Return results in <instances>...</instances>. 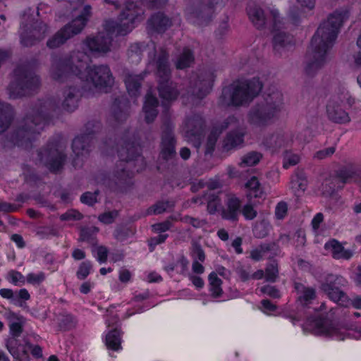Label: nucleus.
<instances>
[{
	"mask_svg": "<svg viewBox=\"0 0 361 361\" xmlns=\"http://www.w3.org/2000/svg\"><path fill=\"white\" fill-rule=\"evenodd\" d=\"M90 56L83 51H73L69 55L51 56L50 75L55 80H61L70 73L78 76L89 88L105 90L111 87L114 78L106 65L90 67Z\"/></svg>",
	"mask_w": 361,
	"mask_h": 361,
	"instance_id": "1",
	"label": "nucleus"
},
{
	"mask_svg": "<svg viewBox=\"0 0 361 361\" xmlns=\"http://www.w3.org/2000/svg\"><path fill=\"white\" fill-rule=\"evenodd\" d=\"M105 3L111 4L116 8H121L116 22L107 21L105 30L107 36L99 35L94 38L87 39L85 44L92 53L104 54L110 50L111 37L109 34L126 35L130 32L137 23L143 20L144 10L131 0H116L110 1L104 0Z\"/></svg>",
	"mask_w": 361,
	"mask_h": 361,
	"instance_id": "2",
	"label": "nucleus"
},
{
	"mask_svg": "<svg viewBox=\"0 0 361 361\" xmlns=\"http://www.w3.org/2000/svg\"><path fill=\"white\" fill-rule=\"evenodd\" d=\"M348 18V11H336L319 25L312 37L307 54L305 72L308 75H314L325 64L329 51L335 43L339 29Z\"/></svg>",
	"mask_w": 361,
	"mask_h": 361,
	"instance_id": "3",
	"label": "nucleus"
},
{
	"mask_svg": "<svg viewBox=\"0 0 361 361\" xmlns=\"http://www.w3.org/2000/svg\"><path fill=\"white\" fill-rule=\"evenodd\" d=\"M283 95L276 89L269 91L264 102L254 106L247 115L248 122L257 127H266L279 118L283 109Z\"/></svg>",
	"mask_w": 361,
	"mask_h": 361,
	"instance_id": "4",
	"label": "nucleus"
},
{
	"mask_svg": "<svg viewBox=\"0 0 361 361\" xmlns=\"http://www.w3.org/2000/svg\"><path fill=\"white\" fill-rule=\"evenodd\" d=\"M262 88V84L257 78L233 82L223 90L219 104L224 107L247 105L258 95Z\"/></svg>",
	"mask_w": 361,
	"mask_h": 361,
	"instance_id": "5",
	"label": "nucleus"
},
{
	"mask_svg": "<svg viewBox=\"0 0 361 361\" xmlns=\"http://www.w3.org/2000/svg\"><path fill=\"white\" fill-rule=\"evenodd\" d=\"M230 129L223 140L222 147L225 151L234 149L240 147L244 142L246 128L242 121L235 116H229L221 125L216 126L211 131L207 142V153L212 152L219 136L226 129Z\"/></svg>",
	"mask_w": 361,
	"mask_h": 361,
	"instance_id": "6",
	"label": "nucleus"
},
{
	"mask_svg": "<svg viewBox=\"0 0 361 361\" xmlns=\"http://www.w3.org/2000/svg\"><path fill=\"white\" fill-rule=\"evenodd\" d=\"M73 11L82 9V13L72 22L59 30L48 39L47 46L56 49L63 44L68 39L80 33L84 28L91 14L90 6H83V0H73L70 3Z\"/></svg>",
	"mask_w": 361,
	"mask_h": 361,
	"instance_id": "7",
	"label": "nucleus"
},
{
	"mask_svg": "<svg viewBox=\"0 0 361 361\" xmlns=\"http://www.w3.org/2000/svg\"><path fill=\"white\" fill-rule=\"evenodd\" d=\"M168 54L162 49H160L158 57L153 53V61L157 66V75L158 77V90L160 97L164 102H170L177 99L178 91L176 85L169 80L171 70L168 61Z\"/></svg>",
	"mask_w": 361,
	"mask_h": 361,
	"instance_id": "8",
	"label": "nucleus"
},
{
	"mask_svg": "<svg viewBox=\"0 0 361 361\" xmlns=\"http://www.w3.org/2000/svg\"><path fill=\"white\" fill-rule=\"evenodd\" d=\"M14 74L17 78V82H12L9 85L11 98L30 95L38 90L40 84L39 78L32 72L18 68L15 71Z\"/></svg>",
	"mask_w": 361,
	"mask_h": 361,
	"instance_id": "9",
	"label": "nucleus"
},
{
	"mask_svg": "<svg viewBox=\"0 0 361 361\" xmlns=\"http://www.w3.org/2000/svg\"><path fill=\"white\" fill-rule=\"evenodd\" d=\"M46 123L47 120L42 116V112L37 113L35 116H27L21 121L13 141L17 145L23 146L24 142L30 141L34 138L35 135L39 134Z\"/></svg>",
	"mask_w": 361,
	"mask_h": 361,
	"instance_id": "10",
	"label": "nucleus"
},
{
	"mask_svg": "<svg viewBox=\"0 0 361 361\" xmlns=\"http://www.w3.org/2000/svg\"><path fill=\"white\" fill-rule=\"evenodd\" d=\"M99 123L89 122L86 124V129L89 131L88 133L78 136L73 140L72 148L75 154L73 161L74 167L77 168L82 166L83 158L88 154L89 148L91 143H92L91 134L99 130Z\"/></svg>",
	"mask_w": 361,
	"mask_h": 361,
	"instance_id": "11",
	"label": "nucleus"
},
{
	"mask_svg": "<svg viewBox=\"0 0 361 361\" xmlns=\"http://www.w3.org/2000/svg\"><path fill=\"white\" fill-rule=\"evenodd\" d=\"M346 281L344 278L338 276L329 275L326 281L322 284V290L327 294L329 298L339 304L348 307L350 305V299L346 294L340 289L345 286Z\"/></svg>",
	"mask_w": 361,
	"mask_h": 361,
	"instance_id": "12",
	"label": "nucleus"
},
{
	"mask_svg": "<svg viewBox=\"0 0 361 361\" xmlns=\"http://www.w3.org/2000/svg\"><path fill=\"white\" fill-rule=\"evenodd\" d=\"M195 8L186 9L188 20L197 25L206 23L211 18L213 5L210 0H194Z\"/></svg>",
	"mask_w": 361,
	"mask_h": 361,
	"instance_id": "13",
	"label": "nucleus"
},
{
	"mask_svg": "<svg viewBox=\"0 0 361 361\" xmlns=\"http://www.w3.org/2000/svg\"><path fill=\"white\" fill-rule=\"evenodd\" d=\"M39 156L49 169L54 172L61 169L66 158L62 146L58 144L41 152Z\"/></svg>",
	"mask_w": 361,
	"mask_h": 361,
	"instance_id": "14",
	"label": "nucleus"
},
{
	"mask_svg": "<svg viewBox=\"0 0 361 361\" xmlns=\"http://www.w3.org/2000/svg\"><path fill=\"white\" fill-rule=\"evenodd\" d=\"M248 17L253 25L257 29H262L269 20H272L274 27H276L278 23H280L279 15L277 10H271L270 16H265L261 8L255 4H250L247 8Z\"/></svg>",
	"mask_w": 361,
	"mask_h": 361,
	"instance_id": "15",
	"label": "nucleus"
},
{
	"mask_svg": "<svg viewBox=\"0 0 361 361\" xmlns=\"http://www.w3.org/2000/svg\"><path fill=\"white\" fill-rule=\"evenodd\" d=\"M204 127V121L202 117L199 114H195L185 120L183 126V133L188 141H192V138L196 140L198 142L197 147Z\"/></svg>",
	"mask_w": 361,
	"mask_h": 361,
	"instance_id": "16",
	"label": "nucleus"
},
{
	"mask_svg": "<svg viewBox=\"0 0 361 361\" xmlns=\"http://www.w3.org/2000/svg\"><path fill=\"white\" fill-rule=\"evenodd\" d=\"M176 154V140L172 128L167 126L163 130L160 144V157L166 161L173 159Z\"/></svg>",
	"mask_w": 361,
	"mask_h": 361,
	"instance_id": "17",
	"label": "nucleus"
},
{
	"mask_svg": "<svg viewBox=\"0 0 361 361\" xmlns=\"http://www.w3.org/2000/svg\"><path fill=\"white\" fill-rule=\"evenodd\" d=\"M305 327L316 335L336 336L338 329L331 322L322 318L308 320Z\"/></svg>",
	"mask_w": 361,
	"mask_h": 361,
	"instance_id": "18",
	"label": "nucleus"
},
{
	"mask_svg": "<svg viewBox=\"0 0 361 361\" xmlns=\"http://www.w3.org/2000/svg\"><path fill=\"white\" fill-rule=\"evenodd\" d=\"M344 104L338 102L337 97H331L326 106V114L329 120L337 123H348L350 121L348 114L343 109Z\"/></svg>",
	"mask_w": 361,
	"mask_h": 361,
	"instance_id": "19",
	"label": "nucleus"
},
{
	"mask_svg": "<svg viewBox=\"0 0 361 361\" xmlns=\"http://www.w3.org/2000/svg\"><path fill=\"white\" fill-rule=\"evenodd\" d=\"M290 136L283 132H276L264 137L262 145L272 152L287 147L290 142Z\"/></svg>",
	"mask_w": 361,
	"mask_h": 361,
	"instance_id": "20",
	"label": "nucleus"
},
{
	"mask_svg": "<svg viewBox=\"0 0 361 361\" xmlns=\"http://www.w3.org/2000/svg\"><path fill=\"white\" fill-rule=\"evenodd\" d=\"M214 81L212 73H206L191 80L190 91L193 95L203 98L210 91Z\"/></svg>",
	"mask_w": 361,
	"mask_h": 361,
	"instance_id": "21",
	"label": "nucleus"
},
{
	"mask_svg": "<svg viewBox=\"0 0 361 361\" xmlns=\"http://www.w3.org/2000/svg\"><path fill=\"white\" fill-rule=\"evenodd\" d=\"M140 147L134 143H128L125 147H122L118 150V156L120 157V165L122 166L123 162H126L127 166L126 168L130 169L134 163L133 160H135L136 162H140L142 164L144 163L142 157L140 156Z\"/></svg>",
	"mask_w": 361,
	"mask_h": 361,
	"instance_id": "22",
	"label": "nucleus"
},
{
	"mask_svg": "<svg viewBox=\"0 0 361 361\" xmlns=\"http://www.w3.org/2000/svg\"><path fill=\"white\" fill-rule=\"evenodd\" d=\"M294 289L296 293L297 302L302 306L311 304L317 297L314 288L301 282H294Z\"/></svg>",
	"mask_w": 361,
	"mask_h": 361,
	"instance_id": "23",
	"label": "nucleus"
},
{
	"mask_svg": "<svg viewBox=\"0 0 361 361\" xmlns=\"http://www.w3.org/2000/svg\"><path fill=\"white\" fill-rule=\"evenodd\" d=\"M173 25V20L164 13L158 12L151 16L147 21L149 32H164Z\"/></svg>",
	"mask_w": 361,
	"mask_h": 361,
	"instance_id": "24",
	"label": "nucleus"
},
{
	"mask_svg": "<svg viewBox=\"0 0 361 361\" xmlns=\"http://www.w3.org/2000/svg\"><path fill=\"white\" fill-rule=\"evenodd\" d=\"M241 202L235 195H227L226 209L221 212L223 219L230 221H237L240 213Z\"/></svg>",
	"mask_w": 361,
	"mask_h": 361,
	"instance_id": "25",
	"label": "nucleus"
},
{
	"mask_svg": "<svg viewBox=\"0 0 361 361\" xmlns=\"http://www.w3.org/2000/svg\"><path fill=\"white\" fill-rule=\"evenodd\" d=\"M5 317L9 322L10 336L18 338L23 330V327L25 322L24 317L11 311L7 312Z\"/></svg>",
	"mask_w": 361,
	"mask_h": 361,
	"instance_id": "26",
	"label": "nucleus"
},
{
	"mask_svg": "<svg viewBox=\"0 0 361 361\" xmlns=\"http://www.w3.org/2000/svg\"><path fill=\"white\" fill-rule=\"evenodd\" d=\"M324 248L331 254L334 259H349L353 256L352 251L345 250L343 245L335 239L327 242L324 245Z\"/></svg>",
	"mask_w": 361,
	"mask_h": 361,
	"instance_id": "27",
	"label": "nucleus"
},
{
	"mask_svg": "<svg viewBox=\"0 0 361 361\" xmlns=\"http://www.w3.org/2000/svg\"><path fill=\"white\" fill-rule=\"evenodd\" d=\"M26 347L15 336H9L6 341V348L15 359H20L28 355Z\"/></svg>",
	"mask_w": 361,
	"mask_h": 361,
	"instance_id": "28",
	"label": "nucleus"
},
{
	"mask_svg": "<svg viewBox=\"0 0 361 361\" xmlns=\"http://www.w3.org/2000/svg\"><path fill=\"white\" fill-rule=\"evenodd\" d=\"M144 75L142 74L135 75L130 72L125 73L123 80L130 95L136 97L139 94V90Z\"/></svg>",
	"mask_w": 361,
	"mask_h": 361,
	"instance_id": "29",
	"label": "nucleus"
},
{
	"mask_svg": "<svg viewBox=\"0 0 361 361\" xmlns=\"http://www.w3.org/2000/svg\"><path fill=\"white\" fill-rule=\"evenodd\" d=\"M158 101L156 97L148 93L146 95L145 104L143 106V111L145 115V121L149 123L152 122L157 116V107Z\"/></svg>",
	"mask_w": 361,
	"mask_h": 361,
	"instance_id": "30",
	"label": "nucleus"
},
{
	"mask_svg": "<svg viewBox=\"0 0 361 361\" xmlns=\"http://www.w3.org/2000/svg\"><path fill=\"white\" fill-rule=\"evenodd\" d=\"M47 32V26L43 23H39L37 27L32 30V37L35 39H32L26 35H21V43L26 47L31 46L35 44V41H39L43 39Z\"/></svg>",
	"mask_w": 361,
	"mask_h": 361,
	"instance_id": "31",
	"label": "nucleus"
},
{
	"mask_svg": "<svg viewBox=\"0 0 361 361\" xmlns=\"http://www.w3.org/2000/svg\"><path fill=\"white\" fill-rule=\"evenodd\" d=\"M291 39L290 36L286 35L284 32H279L274 35L273 47L276 53L281 55L288 47L291 46Z\"/></svg>",
	"mask_w": 361,
	"mask_h": 361,
	"instance_id": "32",
	"label": "nucleus"
},
{
	"mask_svg": "<svg viewBox=\"0 0 361 361\" xmlns=\"http://www.w3.org/2000/svg\"><path fill=\"white\" fill-rule=\"evenodd\" d=\"M111 110L113 116L118 122L126 120L128 117L127 102L123 98L116 99Z\"/></svg>",
	"mask_w": 361,
	"mask_h": 361,
	"instance_id": "33",
	"label": "nucleus"
},
{
	"mask_svg": "<svg viewBox=\"0 0 361 361\" xmlns=\"http://www.w3.org/2000/svg\"><path fill=\"white\" fill-rule=\"evenodd\" d=\"M123 332L116 328L110 331L106 336V345L109 349L119 350L121 349V336Z\"/></svg>",
	"mask_w": 361,
	"mask_h": 361,
	"instance_id": "34",
	"label": "nucleus"
},
{
	"mask_svg": "<svg viewBox=\"0 0 361 361\" xmlns=\"http://www.w3.org/2000/svg\"><path fill=\"white\" fill-rule=\"evenodd\" d=\"M247 196L249 199L261 197L263 195V190L256 177H252L245 183Z\"/></svg>",
	"mask_w": 361,
	"mask_h": 361,
	"instance_id": "35",
	"label": "nucleus"
},
{
	"mask_svg": "<svg viewBox=\"0 0 361 361\" xmlns=\"http://www.w3.org/2000/svg\"><path fill=\"white\" fill-rule=\"evenodd\" d=\"M209 291L213 298H217L222 295L221 288L222 281L217 276L216 272H212L208 276Z\"/></svg>",
	"mask_w": 361,
	"mask_h": 361,
	"instance_id": "36",
	"label": "nucleus"
},
{
	"mask_svg": "<svg viewBox=\"0 0 361 361\" xmlns=\"http://www.w3.org/2000/svg\"><path fill=\"white\" fill-rule=\"evenodd\" d=\"M357 167V165L354 164L348 165L338 171V177L343 183L355 182Z\"/></svg>",
	"mask_w": 361,
	"mask_h": 361,
	"instance_id": "37",
	"label": "nucleus"
},
{
	"mask_svg": "<svg viewBox=\"0 0 361 361\" xmlns=\"http://www.w3.org/2000/svg\"><path fill=\"white\" fill-rule=\"evenodd\" d=\"M194 62V56L192 52L188 48H185L176 61L177 69H184L190 67Z\"/></svg>",
	"mask_w": 361,
	"mask_h": 361,
	"instance_id": "38",
	"label": "nucleus"
},
{
	"mask_svg": "<svg viewBox=\"0 0 361 361\" xmlns=\"http://www.w3.org/2000/svg\"><path fill=\"white\" fill-rule=\"evenodd\" d=\"M11 116V106L0 102V133L5 131L8 127Z\"/></svg>",
	"mask_w": 361,
	"mask_h": 361,
	"instance_id": "39",
	"label": "nucleus"
},
{
	"mask_svg": "<svg viewBox=\"0 0 361 361\" xmlns=\"http://www.w3.org/2000/svg\"><path fill=\"white\" fill-rule=\"evenodd\" d=\"M75 88H69L66 92L65 99L63 102V108L68 111H73L78 107V99Z\"/></svg>",
	"mask_w": 361,
	"mask_h": 361,
	"instance_id": "40",
	"label": "nucleus"
},
{
	"mask_svg": "<svg viewBox=\"0 0 361 361\" xmlns=\"http://www.w3.org/2000/svg\"><path fill=\"white\" fill-rule=\"evenodd\" d=\"M262 157V155L259 152H250L242 157L239 164L241 167L254 166L259 163Z\"/></svg>",
	"mask_w": 361,
	"mask_h": 361,
	"instance_id": "41",
	"label": "nucleus"
},
{
	"mask_svg": "<svg viewBox=\"0 0 361 361\" xmlns=\"http://www.w3.org/2000/svg\"><path fill=\"white\" fill-rule=\"evenodd\" d=\"M145 46L139 43L133 44L128 51V56L132 63H138L141 60L142 52Z\"/></svg>",
	"mask_w": 361,
	"mask_h": 361,
	"instance_id": "42",
	"label": "nucleus"
},
{
	"mask_svg": "<svg viewBox=\"0 0 361 361\" xmlns=\"http://www.w3.org/2000/svg\"><path fill=\"white\" fill-rule=\"evenodd\" d=\"M331 97H337L338 102L344 104H347L349 106H352L354 103V99L350 97L349 92L345 87L338 88Z\"/></svg>",
	"mask_w": 361,
	"mask_h": 361,
	"instance_id": "43",
	"label": "nucleus"
},
{
	"mask_svg": "<svg viewBox=\"0 0 361 361\" xmlns=\"http://www.w3.org/2000/svg\"><path fill=\"white\" fill-rule=\"evenodd\" d=\"M274 244L263 245L254 250L250 252V257L255 261H259L266 256L268 251L274 249Z\"/></svg>",
	"mask_w": 361,
	"mask_h": 361,
	"instance_id": "44",
	"label": "nucleus"
},
{
	"mask_svg": "<svg viewBox=\"0 0 361 361\" xmlns=\"http://www.w3.org/2000/svg\"><path fill=\"white\" fill-rule=\"evenodd\" d=\"M190 256L193 261L203 262L205 260V254L201 245L193 241L190 247Z\"/></svg>",
	"mask_w": 361,
	"mask_h": 361,
	"instance_id": "45",
	"label": "nucleus"
},
{
	"mask_svg": "<svg viewBox=\"0 0 361 361\" xmlns=\"http://www.w3.org/2000/svg\"><path fill=\"white\" fill-rule=\"evenodd\" d=\"M173 207V204L170 202H159L152 207L147 209L146 214L147 215H152V214H159L165 211H166L168 209L171 208Z\"/></svg>",
	"mask_w": 361,
	"mask_h": 361,
	"instance_id": "46",
	"label": "nucleus"
},
{
	"mask_svg": "<svg viewBox=\"0 0 361 361\" xmlns=\"http://www.w3.org/2000/svg\"><path fill=\"white\" fill-rule=\"evenodd\" d=\"M265 279L269 282H275L279 276L278 264L276 262L269 263L265 269Z\"/></svg>",
	"mask_w": 361,
	"mask_h": 361,
	"instance_id": "47",
	"label": "nucleus"
},
{
	"mask_svg": "<svg viewBox=\"0 0 361 361\" xmlns=\"http://www.w3.org/2000/svg\"><path fill=\"white\" fill-rule=\"evenodd\" d=\"M207 200V211L209 214H214L221 206L219 197L215 194H209Z\"/></svg>",
	"mask_w": 361,
	"mask_h": 361,
	"instance_id": "48",
	"label": "nucleus"
},
{
	"mask_svg": "<svg viewBox=\"0 0 361 361\" xmlns=\"http://www.w3.org/2000/svg\"><path fill=\"white\" fill-rule=\"evenodd\" d=\"M92 265L90 261L82 262L76 272L77 278L80 280L85 279L90 274Z\"/></svg>",
	"mask_w": 361,
	"mask_h": 361,
	"instance_id": "49",
	"label": "nucleus"
},
{
	"mask_svg": "<svg viewBox=\"0 0 361 361\" xmlns=\"http://www.w3.org/2000/svg\"><path fill=\"white\" fill-rule=\"evenodd\" d=\"M180 220L183 223L190 224L195 228H202L207 224V221L205 219H200L190 216H185L180 218Z\"/></svg>",
	"mask_w": 361,
	"mask_h": 361,
	"instance_id": "50",
	"label": "nucleus"
},
{
	"mask_svg": "<svg viewBox=\"0 0 361 361\" xmlns=\"http://www.w3.org/2000/svg\"><path fill=\"white\" fill-rule=\"evenodd\" d=\"M307 186V180L305 178L296 176L291 180V187L297 192H303Z\"/></svg>",
	"mask_w": 361,
	"mask_h": 361,
	"instance_id": "51",
	"label": "nucleus"
},
{
	"mask_svg": "<svg viewBox=\"0 0 361 361\" xmlns=\"http://www.w3.org/2000/svg\"><path fill=\"white\" fill-rule=\"evenodd\" d=\"M45 279V274L43 272L30 273L27 275L26 281L32 285H39Z\"/></svg>",
	"mask_w": 361,
	"mask_h": 361,
	"instance_id": "52",
	"label": "nucleus"
},
{
	"mask_svg": "<svg viewBox=\"0 0 361 361\" xmlns=\"http://www.w3.org/2000/svg\"><path fill=\"white\" fill-rule=\"evenodd\" d=\"M288 204L285 202H279L275 208V216L278 219H283L287 215Z\"/></svg>",
	"mask_w": 361,
	"mask_h": 361,
	"instance_id": "53",
	"label": "nucleus"
},
{
	"mask_svg": "<svg viewBox=\"0 0 361 361\" xmlns=\"http://www.w3.org/2000/svg\"><path fill=\"white\" fill-rule=\"evenodd\" d=\"M336 151L335 147H329L328 148L321 149L318 152H317L314 154V159H318V160H322L324 159H326L328 157H330L334 154V153Z\"/></svg>",
	"mask_w": 361,
	"mask_h": 361,
	"instance_id": "54",
	"label": "nucleus"
},
{
	"mask_svg": "<svg viewBox=\"0 0 361 361\" xmlns=\"http://www.w3.org/2000/svg\"><path fill=\"white\" fill-rule=\"evenodd\" d=\"M241 212L245 219L247 220H252L257 215V212L253 206L250 204L244 205Z\"/></svg>",
	"mask_w": 361,
	"mask_h": 361,
	"instance_id": "55",
	"label": "nucleus"
},
{
	"mask_svg": "<svg viewBox=\"0 0 361 361\" xmlns=\"http://www.w3.org/2000/svg\"><path fill=\"white\" fill-rule=\"evenodd\" d=\"M117 216V211L107 212L99 215L98 219L103 224H109L114 221Z\"/></svg>",
	"mask_w": 361,
	"mask_h": 361,
	"instance_id": "56",
	"label": "nucleus"
},
{
	"mask_svg": "<svg viewBox=\"0 0 361 361\" xmlns=\"http://www.w3.org/2000/svg\"><path fill=\"white\" fill-rule=\"evenodd\" d=\"M300 161V157L295 154L286 153L283 160V167L288 169L296 165Z\"/></svg>",
	"mask_w": 361,
	"mask_h": 361,
	"instance_id": "57",
	"label": "nucleus"
},
{
	"mask_svg": "<svg viewBox=\"0 0 361 361\" xmlns=\"http://www.w3.org/2000/svg\"><path fill=\"white\" fill-rule=\"evenodd\" d=\"M10 281L15 285H23L25 283V278L23 274L17 271H11L8 273Z\"/></svg>",
	"mask_w": 361,
	"mask_h": 361,
	"instance_id": "58",
	"label": "nucleus"
},
{
	"mask_svg": "<svg viewBox=\"0 0 361 361\" xmlns=\"http://www.w3.org/2000/svg\"><path fill=\"white\" fill-rule=\"evenodd\" d=\"M171 222L168 219L164 222L157 223L152 226V231L155 233H163L170 229Z\"/></svg>",
	"mask_w": 361,
	"mask_h": 361,
	"instance_id": "59",
	"label": "nucleus"
},
{
	"mask_svg": "<svg viewBox=\"0 0 361 361\" xmlns=\"http://www.w3.org/2000/svg\"><path fill=\"white\" fill-rule=\"evenodd\" d=\"M261 292L274 298H279L281 294L279 290L274 286L269 285L261 288Z\"/></svg>",
	"mask_w": 361,
	"mask_h": 361,
	"instance_id": "60",
	"label": "nucleus"
},
{
	"mask_svg": "<svg viewBox=\"0 0 361 361\" xmlns=\"http://www.w3.org/2000/svg\"><path fill=\"white\" fill-rule=\"evenodd\" d=\"M97 191L94 193H92L90 192H85L80 197V200L84 204L92 205L97 202Z\"/></svg>",
	"mask_w": 361,
	"mask_h": 361,
	"instance_id": "61",
	"label": "nucleus"
},
{
	"mask_svg": "<svg viewBox=\"0 0 361 361\" xmlns=\"http://www.w3.org/2000/svg\"><path fill=\"white\" fill-rule=\"evenodd\" d=\"M82 215L78 211L71 209L67 211L61 216V220H79L81 219Z\"/></svg>",
	"mask_w": 361,
	"mask_h": 361,
	"instance_id": "62",
	"label": "nucleus"
},
{
	"mask_svg": "<svg viewBox=\"0 0 361 361\" xmlns=\"http://www.w3.org/2000/svg\"><path fill=\"white\" fill-rule=\"evenodd\" d=\"M26 348L31 350V354L36 358H40L42 357V349L38 345H32L29 341H25Z\"/></svg>",
	"mask_w": 361,
	"mask_h": 361,
	"instance_id": "63",
	"label": "nucleus"
},
{
	"mask_svg": "<svg viewBox=\"0 0 361 361\" xmlns=\"http://www.w3.org/2000/svg\"><path fill=\"white\" fill-rule=\"evenodd\" d=\"M97 259L100 263H104L107 259L108 250L104 246H99L96 248Z\"/></svg>",
	"mask_w": 361,
	"mask_h": 361,
	"instance_id": "64",
	"label": "nucleus"
}]
</instances>
